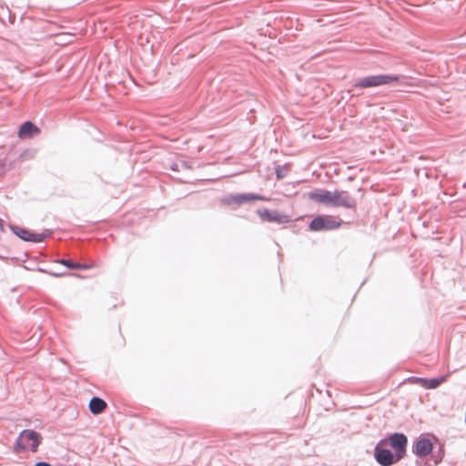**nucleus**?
Instances as JSON below:
<instances>
[{
  "label": "nucleus",
  "mask_w": 466,
  "mask_h": 466,
  "mask_svg": "<svg viewBox=\"0 0 466 466\" xmlns=\"http://www.w3.org/2000/svg\"><path fill=\"white\" fill-rule=\"evenodd\" d=\"M339 226L340 223L334 220L331 217L320 216L310 222L309 229L312 231L330 230L338 228Z\"/></svg>",
  "instance_id": "obj_6"
},
{
  "label": "nucleus",
  "mask_w": 466,
  "mask_h": 466,
  "mask_svg": "<svg viewBox=\"0 0 466 466\" xmlns=\"http://www.w3.org/2000/svg\"><path fill=\"white\" fill-rule=\"evenodd\" d=\"M52 275L55 276V277H61L62 276V274H56V273H53Z\"/></svg>",
  "instance_id": "obj_17"
},
{
  "label": "nucleus",
  "mask_w": 466,
  "mask_h": 466,
  "mask_svg": "<svg viewBox=\"0 0 466 466\" xmlns=\"http://www.w3.org/2000/svg\"><path fill=\"white\" fill-rule=\"evenodd\" d=\"M58 262L64 266H66L67 268H74L76 269V268H79L77 266V263H74L72 262L71 260H66V259H61V260H58Z\"/></svg>",
  "instance_id": "obj_14"
},
{
  "label": "nucleus",
  "mask_w": 466,
  "mask_h": 466,
  "mask_svg": "<svg viewBox=\"0 0 466 466\" xmlns=\"http://www.w3.org/2000/svg\"><path fill=\"white\" fill-rule=\"evenodd\" d=\"M77 266L79 268H76V269H87V268H91V266L87 265V264H79V263H77Z\"/></svg>",
  "instance_id": "obj_15"
},
{
  "label": "nucleus",
  "mask_w": 466,
  "mask_h": 466,
  "mask_svg": "<svg viewBox=\"0 0 466 466\" xmlns=\"http://www.w3.org/2000/svg\"><path fill=\"white\" fill-rule=\"evenodd\" d=\"M432 451V443L429 439L420 438L413 445V452L420 456L425 457Z\"/></svg>",
  "instance_id": "obj_10"
},
{
  "label": "nucleus",
  "mask_w": 466,
  "mask_h": 466,
  "mask_svg": "<svg viewBox=\"0 0 466 466\" xmlns=\"http://www.w3.org/2000/svg\"><path fill=\"white\" fill-rule=\"evenodd\" d=\"M266 198L259 195L255 194H238V195H231L227 198L221 199V202L224 205H242L246 202L254 201V200H265Z\"/></svg>",
  "instance_id": "obj_7"
},
{
  "label": "nucleus",
  "mask_w": 466,
  "mask_h": 466,
  "mask_svg": "<svg viewBox=\"0 0 466 466\" xmlns=\"http://www.w3.org/2000/svg\"><path fill=\"white\" fill-rule=\"evenodd\" d=\"M386 441H380L374 450V456L376 461L381 466H390L399 461L397 456L394 455L390 450L385 449Z\"/></svg>",
  "instance_id": "obj_5"
},
{
  "label": "nucleus",
  "mask_w": 466,
  "mask_h": 466,
  "mask_svg": "<svg viewBox=\"0 0 466 466\" xmlns=\"http://www.w3.org/2000/svg\"><path fill=\"white\" fill-rule=\"evenodd\" d=\"M106 401L97 397L92 398L89 401V410L95 415L103 412L106 409Z\"/></svg>",
  "instance_id": "obj_13"
},
{
  "label": "nucleus",
  "mask_w": 466,
  "mask_h": 466,
  "mask_svg": "<svg viewBox=\"0 0 466 466\" xmlns=\"http://www.w3.org/2000/svg\"><path fill=\"white\" fill-rule=\"evenodd\" d=\"M308 198L326 206L342 207L346 208H352L356 206L355 199L346 191L317 189L309 192Z\"/></svg>",
  "instance_id": "obj_1"
},
{
  "label": "nucleus",
  "mask_w": 466,
  "mask_h": 466,
  "mask_svg": "<svg viewBox=\"0 0 466 466\" xmlns=\"http://www.w3.org/2000/svg\"><path fill=\"white\" fill-rule=\"evenodd\" d=\"M382 441H386V445L389 444L395 451L397 460H401L405 456L408 439L404 434L394 433Z\"/></svg>",
  "instance_id": "obj_4"
},
{
  "label": "nucleus",
  "mask_w": 466,
  "mask_h": 466,
  "mask_svg": "<svg viewBox=\"0 0 466 466\" xmlns=\"http://www.w3.org/2000/svg\"><path fill=\"white\" fill-rule=\"evenodd\" d=\"M449 375H444L440 378L434 379H424V378H417L416 381L425 389H436L441 383L445 382L448 379Z\"/></svg>",
  "instance_id": "obj_12"
},
{
  "label": "nucleus",
  "mask_w": 466,
  "mask_h": 466,
  "mask_svg": "<svg viewBox=\"0 0 466 466\" xmlns=\"http://www.w3.org/2000/svg\"><path fill=\"white\" fill-rule=\"evenodd\" d=\"M13 231L22 239L35 243L42 242L46 235L44 233H34L28 229L14 227Z\"/></svg>",
  "instance_id": "obj_9"
},
{
  "label": "nucleus",
  "mask_w": 466,
  "mask_h": 466,
  "mask_svg": "<svg viewBox=\"0 0 466 466\" xmlns=\"http://www.w3.org/2000/svg\"><path fill=\"white\" fill-rule=\"evenodd\" d=\"M35 466H52L51 464L47 462H37Z\"/></svg>",
  "instance_id": "obj_16"
},
{
  "label": "nucleus",
  "mask_w": 466,
  "mask_h": 466,
  "mask_svg": "<svg viewBox=\"0 0 466 466\" xmlns=\"http://www.w3.org/2000/svg\"><path fill=\"white\" fill-rule=\"evenodd\" d=\"M399 77L390 75H377V76H369L363 78L359 79L354 86L360 88H369L375 87L379 86L389 85L392 82H398Z\"/></svg>",
  "instance_id": "obj_3"
},
{
  "label": "nucleus",
  "mask_w": 466,
  "mask_h": 466,
  "mask_svg": "<svg viewBox=\"0 0 466 466\" xmlns=\"http://www.w3.org/2000/svg\"><path fill=\"white\" fill-rule=\"evenodd\" d=\"M41 441L42 437L39 433L33 430H25L19 434L16 440L15 451L22 452L30 450L35 452Z\"/></svg>",
  "instance_id": "obj_2"
},
{
  "label": "nucleus",
  "mask_w": 466,
  "mask_h": 466,
  "mask_svg": "<svg viewBox=\"0 0 466 466\" xmlns=\"http://www.w3.org/2000/svg\"><path fill=\"white\" fill-rule=\"evenodd\" d=\"M258 215L261 220L266 222H276L279 224L288 223L290 221L289 216L281 214L275 210H269L267 208L258 210Z\"/></svg>",
  "instance_id": "obj_8"
},
{
  "label": "nucleus",
  "mask_w": 466,
  "mask_h": 466,
  "mask_svg": "<svg viewBox=\"0 0 466 466\" xmlns=\"http://www.w3.org/2000/svg\"><path fill=\"white\" fill-rule=\"evenodd\" d=\"M40 129L33 124L31 121H25L23 123L18 130V137L21 139L31 137L35 135H38Z\"/></svg>",
  "instance_id": "obj_11"
}]
</instances>
